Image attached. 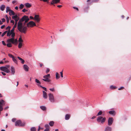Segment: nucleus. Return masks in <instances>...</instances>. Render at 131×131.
<instances>
[{"instance_id":"nucleus-1","label":"nucleus","mask_w":131,"mask_h":131,"mask_svg":"<svg viewBox=\"0 0 131 131\" xmlns=\"http://www.w3.org/2000/svg\"><path fill=\"white\" fill-rule=\"evenodd\" d=\"M29 20V18L27 16L25 15L19 20L17 24V28L18 30L21 32L25 34L26 32L27 28V26H24L23 25L22 22L25 21L24 23V25L25 26L26 24L27 23Z\"/></svg>"},{"instance_id":"nucleus-2","label":"nucleus","mask_w":131,"mask_h":131,"mask_svg":"<svg viewBox=\"0 0 131 131\" xmlns=\"http://www.w3.org/2000/svg\"><path fill=\"white\" fill-rule=\"evenodd\" d=\"M106 120V118L105 117L103 118L101 116L98 117L97 119V122L99 123L101 122V123L103 124L104 123Z\"/></svg>"},{"instance_id":"nucleus-3","label":"nucleus","mask_w":131,"mask_h":131,"mask_svg":"<svg viewBox=\"0 0 131 131\" xmlns=\"http://www.w3.org/2000/svg\"><path fill=\"white\" fill-rule=\"evenodd\" d=\"M25 125V123H22L21 121L20 120L17 121L15 123V125L16 126L19 127L23 126H24Z\"/></svg>"},{"instance_id":"nucleus-4","label":"nucleus","mask_w":131,"mask_h":131,"mask_svg":"<svg viewBox=\"0 0 131 131\" xmlns=\"http://www.w3.org/2000/svg\"><path fill=\"white\" fill-rule=\"evenodd\" d=\"M14 37H12V38L7 40V41L9 43L11 42L13 44H16L17 42V39H14Z\"/></svg>"},{"instance_id":"nucleus-5","label":"nucleus","mask_w":131,"mask_h":131,"mask_svg":"<svg viewBox=\"0 0 131 131\" xmlns=\"http://www.w3.org/2000/svg\"><path fill=\"white\" fill-rule=\"evenodd\" d=\"M27 27H32L36 26L35 23L32 21H29L27 24Z\"/></svg>"},{"instance_id":"nucleus-6","label":"nucleus","mask_w":131,"mask_h":131,"mask_svg":"<svg viewBox=\"0 0 131 131\" xmlns=\"http://www.w3.org/2000/svg\"><path fill=\"white\" fill-rule=\"evenodd\" d=\"M0 70L1 71L8 73L10 72V71L9 69H7V67H0Z\"/></svg>"},{"instance_id":"nucleus-7","label":"nucleus","mask_w":131,"mask_h":131,"mask_svg":"<svg viewBox=\"0 0 131 131\" xmlns=\"http://www.w3.org/2000/svg\"><path fill=\"white\" fill-rule=\"evenodd\" d=\"M48 96L49 100L51 102H54V99L53 94L50 93H49L48 94Z\"/></svg>"},{"instance_id":"nucleus-8","label":"nucleus","mask_w":131,"mask_h":131,"mask_svg":"<svg viewBox=\"0 0 131 131\" xmlns=\"http://www.w3.org/2000/svg\"><path fill=\"white\" fill-rule=\"evenodd\" d=\"M5 102L3 100L0 101V110L2 111L3 110V106L5 104Z\"/></svg>"},{"instance_id":"nucleus-9","label":"nucleus","mask_w":131,"mask_h":131,"mask_svg":"<svg viewBox=\"0 0 131 131\" xmlns=\"http://www.w3.org/2000/svg\"><path fill=\"white\" fill-rule=\"evenodd\" d=\"M34 19L36 20L37 23H39L40 20V18L39 15H35L34 17Z\"/></svg>"},{"instance_id":"nucleus-10","label":"nucleus","mask_w":131,"mask_h":131,"mask_svg":"<svg viewBox=\"0 0 131 131\" xmlns=\"http://www.w3.org/2000/svg\"><path fill=\"white\" fill-rule=\"evenodd\" d=\"M113 118L112 117L109 118L108 119V125L111 126L112 125L113 122Z\"/></svg>"},{"instance_id":"nucleus-11","label":"nucleus","mask_w":131,"mask_h":131,"mask_svg":"<svg viewBox=\"0 0 131 131\" xmlns=\"http://www.w3.org/2000/svg\"><path fill=\"white\" fill-rule=\"evenodd\" d=\"M43 78L44 79H42V80L45 81L49 82L50 81V80L49 79V78L45 75L43 76Z\"/></svg>"},{"instance_id":"nucleus-12","label":"nucleus","mask_w":131,"mask_h":131,"mask_svg":"<svg viewBox=\"0 0 131 131\" xmlns=\"http://www.w3.org/2000/svg\"><path fill=\"white\" fill-rule=\"evenodd\" d=\"M15 28H14V27H13V29L11 30V31H10L13 34L12 35H11L12 37H14L15 36V33L14 32L15 30Z\"/></svg>"},{"instance_id":"nucleus-13","label":"nucleus","mask_w":131,"mask_h":131,"mask_svg":"<svg viewBox=\"0 0 131 131\" xmlns=\"http://www.w3.org/2000/svg\"><path fill=\"white\" fill-rule=\"evenodd\" d=\"M45 127L46 128V129L44 130V131H49L50 126L48 125H45Z\"/></svg>"},{"instance_id":"nucleus-14","label":"nucleus","mask_w":131,"mask_h":131,"mask_svg":"<svg viewBox=\"0 0 131 131\" xmlns=\"http://www.w3.org/2000/svg\"><path fill=\"white\" fill-rule=\"evenodd\" d=\"M42 92L43 97L45 99H47L48 97V96L47 93L44 91H43Z\"/></svg>"},{"instance_id":"nucleus-15","label":"nucleus","mask_w":131,"mask_h":131,"mask_svg":"<svg viewBox=\"0 0 131 131\" xmlns=\"http://www.w3.org/2000/svg\"><path fill=\"white\" fill-rule=\"evenodd\" d=\"M12 18L14 19L15 20H18L19 19V17L17 15L12 16Z\"/></svg>"},{"instance_id":"nucleus-16","label":"nucleus","mask_w":131,"mask_h":131,"mask_svg":"<svg viewBox=\"0 0 131 131\" xmlns=\"http://www.w3.org/2000/svg\"><path fill=\"white\" fill-rule=\"evenodd\" d=\"M24 70L26 71H28V69H29V67L26 64H24Z\"/></svg>"},{"instance_id":"nucleus-17","label":"nucleus","mask_w":131,"mask_h":131,"mask_svg":"<svg viewBox=\"0 0 131 131\" xmlns=\"http://www.w3.org/2000/svg\"><path fill=\"white\" fill-rule=\"evenodd\" d=\"M11 73L13 74H14L15 73V71L14 68L12 66L11 67Z\"/></svg>"},{"instance_id":"nucleus-18","label":"nucleus","mask_w":131,"mask_h":131,"mask_svg":"<svg viewBox=\"0 0 131 131\" xmlns=\"http://www.w3.org/2000/svg\"><path fill=\"white\" fill-rule=\"evenodd\" d=\"M111 127L109 126L106 127L105 129V131H111Z\"/></svg>"},{"instance_id":"nucleus-19","label":"nucleus","mask_w":131,"mask_h":131,"mask_svg":"<svg viewBox=\"0 0 131 131\" xmlns=\"http://www.w3.org/2000/svg\"><path fill=\"white\" fill-rule=\"evenodd\" d=\"M7 36L8 37H10V36L12 35L13 34L11 32L10 30L7 31Z\"/></svg>"},{"instance_id":"nucleus-20","label":"nucleus","mask_w":131,"mask_h":131,"mask_svg":"<svg viewBox=\"0 0 131 131\" xmlns=\"http://www.w3.org/2000/svg\"><path fill=\"white\" fill-rule=\"evenodd\" d=\"M109 113L111 114L115 115V112L114 110L110 111L109 112Z\"/></svg>"},{"instance_id":"nucleus-21","label":"nucleus","mask_w":131,"mask_h":131,"mask_svg":"<svg viewBox=\"0 0 131 131\" xmlns=\"http://www.w3.org/2000/svg\"><path fill=\"white\" fill-rule=\"evenodd\" d=\"M25 5L26 6V7L28 8H30L31 7L32 5H31L29 3H26L25 4Z\"/></svg>"},{"instance_id":"nucleus-22","label":"nucleus","mask_w":131,"mask_h":131,"mask_svg":"<svg viewBox=\"0 0 131 131\" xmlns=\"http://www.w3.org/2000/svg\"><path fill=\"white\" fill-rule=\"evenodd\" d=\"M70 115L67 114L65 116V119L66 120H68L70 117Z\"/></svg>"},{"instance_id":"nucleus-23","label":"nucleus","mask_w":131,"mask_h":131,"mask_svg":"<svg viewBox=\"0 0 131 131\" xmlns=\"http://www.w3.org/2000/svg\"><path fill=\"white\" fill-rule=\"evenodd\" d=\"M40 108L43 111H45L46 110V107L44 106H41L40 107Z\"/></svg>"},{"instance_id":"nucleus-24","label":"nucleus","mask_w":131,"mask_h":131,"mask_svg":"<svg viewBox=\"0 0 131 131\" xmlns=\"http://www.w3.org/2000/svg\"><path fill=\"white\" fill-rule=\"evenodd\" d=\"M9 14L10 16H11L12 15H15V13L13 10H11L9 12Z\"/></svg>"},{"instance_id":"nucleus-25","label":"nucleus","mask_w":131,"mask_h":131,"mask_svg":"<svg viewBox=\"0 0 131 131\" xmlns=\"http://www.w3.org/2000/svg\"><path fill=\"white\" fill-rule=\"evenodd\" d=\"M5 5H2L0 7L1 10L2 11L4 10L5 9Z\"/></svg>"},{"instance_id":"nucleus-26","label":"nucleus","mask_w":131,"mask_h":131,"mask_svg":"<svg viewBox=\"0 0 131 131\" xmlns=\"http://www.w3.org/2000/svg\"><path fill=\"white\" fill-rule=\"evenodd\" d=\"M49 125L51 126H53L54 124V122L53 121H51L49 123Z\"/></svg>"},{"instance_id":"nucleus-27","label":"nucleus","mask_w":131,"mask_h":131,"mask_svg":"<svg viewBox=\"0 0 131 131\" xmlns=\"http://www.w3.org/2000/svg\"><path fill=\"white\" fill-rule=\"evenodd\" d=\"M12 60L14 63H15L16 64H17L18 63L17 61V60L14 57L12 58Z\"/></svg>"},{"instance_id":"nucleus-28","label":"nucleus","mask_w":131,"mask_h":131,"mask_svg":"<svg viewBox=\"0 0 131 131\" xmlns=\"http://www.w3.org/2000/svg\"><path fill=\"white\" fill-rule=\"evenodd\" d=\"M6 12L7 13L8 12H9L11 10L10 9V8L9 7H6Z\"/></svg>"},{"instance_id":"nucleus-29","label":"nucleus","mask_w":131,"mask_h":131,"mask_svg":"<svg viewBox=\"0 0 131 131\" xmlns=\"http://www.w3.org/2000/svg\"><path fill=\"white\" fill-rule=\"evenodd\" d=\"M18 41L19 42H20V43H22V42H23V41L22 39L21 36H20V37L18 39Z\"/></svg>"},{"instance_id":"nucleus-30","label":"nucleus","mask_w":131,"mask_h":131,"mask_svg":"<svg viewBox=\"0 0 131 131\" xmlns=\"http://www.w3.org/2000/svg\"><path fill=\"white\" fill-rule=\"evenodd\" d=\"M56 77L57 79H59L60 78L59 75L57 72L56 73Z\"/></svg>"},{"instance_id":"nucleus-31","label":"nucleus","mask_w":131,"mask_h":131,"mask_svg":"<svg viewBox=\"0 0 131 131\" xmlns=\"http://www.w3.org/2000/svg\"><path fill=\"white\" fill-rule=\"evenodd\" d=\"M35 82L39 84H40L41 83L37 79H35Z\"/></svg>"},{"instance_id":"nucleus-32","label":"nucleus","mask_w":131,"mask_h":131,"mask_svg":"<svg viewBox=\"0 0 131 131\" xmlns=\"http://www.w3.org/2000/svg\"><path fill=\"white\" fill-rule=\"evenodd\" d=\"M22 46V43L19 42L18 45V47L19 48H21Z\"/></svg>"},{"instance_id":"nucleus-33","label":"nucleus","mask_w":131,"mask_h":131,"mask_svg":"<svg viewBox=\"0 0 131 131\" xmlns=\"http://www.w3.org/2000/svg\"><path fill=\"white\" fill-rule=\"evenodd\" d=\"M15 24L14 26V28H16L17 26V22L18 21V20H15Z\"/></svg>"},{"instance_id":"nucleus-34","label":"nucleus","mask_w":131,"mask_h":131,"mask_svg":"<svg viewBox=\"0 0 131 131\" xmlns=\"http://www.w3.org/2000/svg\"><path fill=\"white\" fill-rule=\"evenodd\" d=\"M6 45L7 46L9 47H11L12 46L11 43H10L7 44Z\"/></svg>"},{"instance_id":"nucleus-35","label":"nucleus","mask_w":131,"mask_h":131,"mask_svg":"<svg viewBox=\"0 0 131 131\" xmlns=\"http://www.w3.org/2000/svg\"><path fill=\"white\" fill-rule=\"evenodd\" d=\"M31 131H36V129L35 127H32L31 128Z\"/></svg>"},{"instance_id":"nucleus-36","label":"nucleus","mask_w":131,"mask_h":131,"mask_svg":"<svg viewBox=\"0 0 131 131\" xmlns=\"http://www.w3.org/2000/svg\"><path fill=\"white\" fill-rule=\"evenodd\" d=\"M102 113V112L101 111H100L99 112L97 113V116H98L99 115H101Z\"/></svg>"},{"instance_id":"nucleus-37","label":"nucleus","mask_w":131,"mask_h":131,"mask_svg":"<svg viewBox=\"0 0 131 131\" xmlns=\"http://www.w3.org/2000/svg\"><path fill=\"white\" fill-rule=\"evenodd\" d=\"M7 32V31H4L2 35V37L4 36L6 34Z\"/></svg>"},{"instance_id":"nucleus-38","label":"nucleus","mask_w":131,"mask_h":131,"mask_svg":"<svg viewBox=\"0 0 131 131\" xmlns=\"http://www.w3.org/2000/svg\"><path fill=\"white\" fill-rule=\"evenodd\" d=\"M55 4H57L59 3L60 1V0H53Z\"/></svg>"},{"instance_id":"nucleus-39","label":"nucleus","mask_w":131,"mask_h":131,"mask_svg":"<svg viewBox=\"0 0 131 131\" xmlns=\"http://www.w3.org/2000/svg\"><path fill=\"white\" fill-rule=\"evenodd\" d=\"M40 86L44 90H45L46 91H47V90L46 88L44 87H43L41 86Z\"/></svg>"},{"instance_id":"nucleus-40","label":"nucleus","mask_w":131,"mask_h":131,"mask_svg":"<svg viewBox=\"0 0 131 131\" xmlns=\"http://www.w3.org/2000/svg\"><path fill=\"white\" fill-rule=\"evenodd\" d=\"M24 7V5L22 4H21L19 7L20 8L22 9Z\"/></svg>"},{"instance_id":"nucleus-41","label":"nucleus","mask_w":131,"mask_h":131,"mask_svg":"<svg viewBox=\"0 0 131 131\" xmlns=\"http://www.w3.org/2000/svg\"><path fill=\"white\" fill-rule=\"evenodd\" d=\"M8 56L10 58H13L14 57L12 54H8Z\"/></svg>"},{"instance_id":"nucleus-42","label":"nucleus","mask_w":131,"mask_h":131,"mask_svg":"<svg viewBox=\"0 0 131 131\" xmlns=\"http://www.w3.org/2000/svg\"><path fill=\"white\" fill-rule=\"evenodd\" d=\"M11 28L9 26H8L6 28V30H10V29Z\"/></svg>"},{"instance_id":"nucleus-43","label":"nucleus","mask_w":131,"mask_h":131,"mask_svg":"<svg viewBox=\"0 0 131 131\" xmlns=\"http://www.w3.org/2000/svg\"><path fill=\"white\" fill-rule=\"evenodd\" d=\"M50 71V69L49 68H47L46 71V73H48Z\"/></svg>"},{"instance_id":"nucleus-44","label":"nucleus","mask_w":131,"mask_h":131,"mask_svg":"<svg viewBox=\"0 0 131 131\" xmlns=\"http://www.w3.org/2000/svg\"><path fill=\"white\" fill-rule=\"evenodd\" d=\"M17 58H18V59L19 60H20V61L21 60H23V61H22V62H23V61H24V60L23 59H22L21 58H20V57H17Z\"/></svg>"},{"instance_id":"nucleus-45","label":"nucleus","mask_w":131,"mask_h":131,"mask_svg":"<svg viewBox=\"0 0 131 131\" xmlns=\"http://www.w3.org/2000/svg\"><path fill=\"white\" fill-rule=\"evenodd\" d=\"M110 88L111 89H115L116 88V87L113 85H112L110 86Z\"/></svg>"},{"instance_id":"nucleus-46","label":"nucleus","mask_w":131,"mask_h":131,"mask_svg":"<svg viewBox=\"0 0 131 131\" xmlns=\"http://www.w3.org/2000/svg\"><path fill=\"white\" fill-rule=\"evenodd\" d=\"M55 3H54V1H53V0H52V2H51V5H54V4H55Z\"/></svg>"},{"instance_id":"nucleus-47","label":"nucleus","mask_w":131,"mask_h":131,"mask_svg":"<svg viewBox=\"0 0 131 131\" xmlns=\"http://www.w3.org/2000/svg\"><path fill=\"white\" fill-rule=\"evenodd\" d=\"M99 0H92V2H97L99 1Z\"/></svg>"},{"instance_id":"nucleus-48","label":"nucleus","mask_w":131,"mask_h":131,"mask_svg":"<svg viewBox=\"0 0 131 131\" xmlns=\"http://www.w3.org/2000/svg\"><path fill=\"white\" fill-rule=\"evenodd\" d=\"M27 10L25 8H24L22 10V11L23 12H26L27 11Z\"/></svg>"},{"instance_id":"nucleus-49","label":"nucleus","mask_w":131,"mask_h":131,"mask_svg":"<svg viewBox=\"0 0 131 131\" xmlns=\"http://www.w3.org/2000/svg\"><path fill=\"white\" fill-rule=\"evenodd\" d=\"M1 19L2 20V22L3 23L5 22V19L4 18H2Z\"/></svg>"},{"instance_id":"nucleus-50","label":"nucleus","mask_w":131,"mask_h":131,"mask_svg":"<svg viewBox=\"0 0 131 131\" xmlns=\"http://www.w3.org/2000/svg\"><path fill=\"white\" fill-rule=\"evenodd\" d=\"M61 74V77L62 78L63 77V71H61L60 72Z\"/></svg>"},{"instance_id":"nucleus-51","label":"nucleus","mask_w":131,"mask_h":131,"mask_svg":"<svg viewBox=\"0 0 131 131\" xmlns=\"http://www.w3.org/2000/svg\"><path fill=\"white\" fill-rule=\"evenodd\" d=\"M124 88L123 87H121L120 88H119L118 89V90H121L123 89H124Z\"/></svg>"},{"instance_id":"nucleus-52","label":"nucleus","mask_w":131,"mask_h":131,"mask_svg":"<svg viewBox=\"0 0 131 131\" xmlns=\"http://www.w3.org/2000/svg\"><path fill=\"white\" fill-rule=\"evenodd\" d=\"M2 44L4 46H6V44L5 43V42L4 41H2Z\"/></svg>"},{"instance_id":"nucleus-53","label":"nucleus","mask_w":131,"mask_h":131,"mask_svg":"<svg viewBox=\"0 0 131 131\" xmlns=\"http://www.w3.org/2000/svg\"><path fill=\"white\" fill-rule=\"evenodd\" d=\"M10 23L13 24V25L14 24V21L13 20H11L10 21Z\"/></svg>"},{"instance_id":"nucleus-54","label":"nucleus","mask_w":131,"mask_h":131,"mask_svg":"<svg viewBox=\"0 0 131 131\" xmlns=\"http://www.w3.org/2000/svg\"><path fill=\"white\" fill-rule=\"evenodd\" d=\"M45 75L47 76V77L48 78H50V75L49 74H48L47 75Z\"/></svg>"},{"instance_id":"nucleus-55","label":"nucleus","mask_w":131,"mask_h":131,"mask_svg":"<svg viewBox=\"0 0 131 131\" xmlns=\"http://www.w3.org/2000/svg\"><path fill=\"white\" fill-rule=\"evenodd\" d=\"M49 90L51 91H54V88L52 89H50Z\"/></svg>"},{"instance_id":"nucleus-56","label":"nucleus","mask_w":131,"mask_h":131,"mask_svg":"<svg viewBox=\"0 0 131 131\" xmlns=\"http://www.w3.org/2000/svg\"><path fill=\"white\" fill-rule=\"evenodd\" d=\"M16 119L15 118H13L12 119V121L13 122H15L16 121Z\"/></svg>"},{"instance_id":"nucleus-57","label":"nucleus","mask_w":131,"mask_h":131,"mask_svg":"<svg viewBox=\"0 0 131 131\" xmlns=\"http://www.w3.org/2000/svg\"><path fill=\"white\" fill-rule=\"evenodd\" d=\"M31 19H34V18L32 16H30L29 17Z\"/></svg>"},{"instance_id":"nucleus-58","label":"nucleus","mask_w":131,"mask_h":131,"mask_svg":"<svg viewBox=\"0 0 131 131\" xmlns=\"http://www.w3.org/2000/svg\"><path fill=\"white\" fill-rule=\"evenodd\" d=\"M5 25H3L1 26V28L2 29H3L5 27Z\"/></svg>"},{"instance_id":"nucleus-59","label":"nucleus","mask_w":131,"mask_h":131,"mask_svg":"<svg viewBox=\"0 0 131 131\" xmlns=\"http://www.w3.org/2000/svg\"><path fill=\"white\" fill-rule=\"evenodd\" d=\"M1 73H2V74L3 75H6V74L4 72H1Z\"/></svg>"},{"instance_id":"nucleus-60","label":"nucleus","mask_w":131,"mask_h":131,"mask_svg":"<svg viewBox=\"0 0 131 131\" xmlns=\"http://www.w3.org/2000/svg\"><path fill=\"white\" fill-rule=\"evenodd\" d=\"M73 8H74V9H76L78 11L79 10V9L78 8H77V7H73Z\"/></svg>"},{"instance_id":"nucleus-61","label":"nucleus","mask_w":131,"mask_h":131,"mask_svg":"<svg viewBox=\"0 0 131 131\" xmlns=\"http://www.w3.org/2000/svg\"><path fill=\"white\" fill-rule=\"evenodd\" d=\"M6 21L7 23H8L9 22V18H7V19H6Z\"/></svg>"},{"instance_id":"nucleus-62","label":"nucleus","mask_w":131,"mask_h":131,"mask_svg":"<svg viewBox=\"0 0 131 131\" xmlns=\"http://www.w3.org/2000/svg\"><path fill=\"white\" fill-rule=\"evenodd\" d=\"M62 6L61 5H58L57 6V7H58L60 8Z\"/></svg>"},{"instance_id":"nucleus-63","label":"nucleus","mask_w":131,"mask_h":131,"mask_svg":"<svg viewBox=\"0 0 131 131\" xmlns=\"http://www.w3.org/2000/svg\"><path fill=\"white\" fill-rule=\"evenodd\" d=\"M16 2V1H13L12 2V3L13 4H14Z\"/></svg>"},{"instance_id":"nucleus-64","label":"nucleus","mask_w":131,"mask_h":131,"mask_svg":"<svg viewBox=\"0 0 131 131\" xmlns=\"http://www.w3.org/2000/svg\"><path fill=\"white\" fill-rule=\"evenodd\" d=\"M41 129V128L40 126L39 127L38 129V131H39Z\"/></svg>"}]
</instances>
